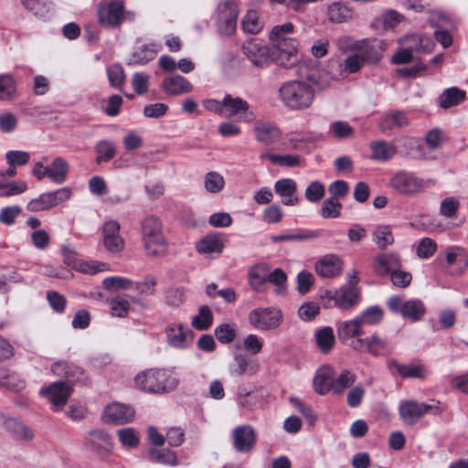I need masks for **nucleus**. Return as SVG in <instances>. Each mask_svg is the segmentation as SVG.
<instances>
[{
	"instance_id": "f257e3e1",
	"label": "nucleus",
	"mask_w": 468,
	"mask_h": 468,
	"mask_svg": "<svg viewBox=\"0 0 468 468\" xmlns=\"http://www.w3.org/2000/svg\"><path fill=\"white\" fill-rule=\"evenodd\" d=\"M293 28L292 23L275 26L270 33L271 48L265 51V57L284 69H291L300 62L298 41L287 37L292 33Z\"/></svg>"
},
{
	"instance_id": "f03ea898",
	"label": "nucleus",
	"mask_w": 468,
	"mask_h": 468,
	"mask_svg": "<svg viewBox=\"0 0 468 468\" xmlns=\"http://www.w3.org/2000/svg\"><path fill=\"white\" fill-rule=\"evenodd\" d=\"M279 99L290 111H305L312 107L315 90L304 80H287L278 90Z\"/></svg>"
},
{
	"instance_id": "7ed1b4c3",
	"label": "nucleus",
	"mask_w": 468,
	"mask_h": 468,
	"mask_svg": "<svg viewBox=\"0 0 468 468\" xmlns=\"http://www.w3.org/2000/svg\"><path fill=\"white\" fill-rule=\"evenodd\" d=\"M134 382L144 391L160 393L174 390L179 379L172 369H148L137 374Z\"/></svg>"
},
{
	"instance_id": "20e7f679",
	"label": "nucleus",
	"mask_w": 468,
	"mask_h": 468,
	"mask_svg": "<svg viewBox=\"0 0 468 468\" xmlns=\"http://www.w3.org/2000/svg\"><path fill=\"white\" fill-rule=\"evenodd\" d=\"M142 241L145 253L150 257H163L165 255L168 244L164 237L162 222L154 216L144 218L141 223Z\"/></svg>"
},
{
	"instance_id": "39448f33",
	"label": "nucleus",
	"mask_w": 468,
	"mask_h": 468,
	"mask_svg": "<svg viewBox=\"0 0 468 468\" xmlns=\"http://www.w3.org/2000/svg\"><path fill=\"white\" fill-rule=\"evenodd\" d=\"M356 53L346 57L339 64V76L346 77L348 74L356 73L363 67L366 61H378V54L367 39L357 40L355 45Z\"/></svg>"
},
{
	"instance_id": "423d86ee",
	"label": "nucleus",
	"mask_w": 468,
	"mask_h": 468,
	"mask_svg": "<svg viewBox=\"0 0 468 468\" xmlns=\"http://www.w3.org/2000/svg\"><path fill=\"white\" fill-rule=\"evenodd\" d=\"M431 184V180H424L404 170L396 172L389 179L390 187L398 194L408 197L422 193Z\"/></svg>"
},
{
	"instance_id": "0eeeda50",
	"label": "nucleus",
	"mask_w": 468,
	"mask_h": 468,
	"mask_svg": "<svg viewBox=\"0 0 468 468\" xmlns=\"http://www.w3.org/2000/svg\"><path fill=\"white\" fill-rule=\"evenodd\" d=\"M442 411L439 401L431 403L417 400H405L399 404V413L402 421L407 425L416 424L425 414L438 415Z\"/></svg>"
},
{
	"instance_id": "6e6552de",
	"label": "nucleus",
	"mask_w": 468,
	"mask_h": 468,
	"mask_svg": "<svg viewBox=\"0 0 468 468\" xmlns=\"http://www.w3.org/2000/svg\"><path fill=\"white\" fill-rule=\"evenodd\" d=\"M387 305L391 312L398 313L411 322L421 320L426 313L423 302L419 299L405 301L401 296L394 295L388 300Z\"/></svg>"
},
{
	"instance_id": "1a4fd4ad",
	"label": "nucleus",
	"mask_w": 468,
	"mask_h": 468,
	"mask_svg": "<svg viewBox=\"0 0 468 468\" xmlns=\"http://www.w3.org/2000/svg\"><path fill=\"white\" fill-rule=\"evenodd\" d=\"M349 346L358 352L368 353L373 356L390 354L392 351L389 341L374 331L370 335L352 340Z\"/></svg>"
},
{
	"instance_id": "9d476101",
	"label": "nucleus",
	"mask_w": 468,
	"mask_h": 468,
	"mask_svg": "<svg viewBox=\"0 0 468 468\" xmlns=\"http://www.w3.org/2000/svg\"><path fill=\"white\" fill-rule=\"evenodd\" d=\"M71 194V189L68 186L42 193L27 203V209L30 212L49 210L69 200Z\"/></svg>"
},
{
	"instance_id": "9b49d317",
	"label": "nucleus",
	"mask_w": 468,
	"mask_h": 468,
	"mask_svg": "<svg viewBox=\"0 0 468 468\" xmlns=\"http://www.w3.org/2000/svg\"><path fill=\"white\" fill-rule=\"evenodd\" d=\"M223 105L225 111L223 117H237L238 121L246 122H250L256 118L254 112L250 111L248 102L240 97L226 94L223 98Z\"/></svg>"
},
{
	"instance_id": "f8f14e48",
	"label": "nucleus",
	"mask_w": 468,
	"mask_h": 468,
	"mask_svg": "<svg viewBox=\"0 0 468 468\" xmlns=\"http://www.w3.org/2000/svg\"><path fill=\"white\" fill-rule=\"evenodd\" d=\"M239 6L235 1H226L218 7V23L220 31L225 35H232L237 27Z\"/></svg>"
},
{
	"instance_id": "ddd939ff",
	"label": "nucleus",
	"mask_w": 468,
	"mask_h": 468,
	"mask_svg": "<svg viewBox=\"0 0 468 468\" xmlns=\"http://www.w3.org/2000/svg\"><path fill=\"white\" fill-rule=\"evenodd\" d=\"M134 413L133 408L114 402L104 409L101 418L105 423L123 425L133 420Z\"/></svg>"
},
{
	"instance_id": "4468645a",
	"label": "nucleus",
	"mask_w": 468,
	"mask_h": 468,
	"mask_svg": "<svg viewBox=\"0 0 468 468\" xmlns=\"http://www.w3.org/2000/svg\"><path fill=\"white\" fill-rule=\"evenodd\" d=\"M123 15L124 5L121 1H113L105 5L101 4L98 10L100 23L112 27L121 25Z\"/></svg>"
},
{
	"instance_id": "2eb2a0df",
	"label": "nucleus",
	"mask_w": 468,
	"mask_h": 468,
	"mask_svg": "<svg viewBox=\"0 0 468 468\" xmlns=\"http://www.w3.org/2000/svg\"><path fill=\"white\" fill-rule=\"evenodd\" d=\"M103 245L111 253H119L124 248L123 239L120 235V225L115 220L107 221L102 228Z\"/></svg>"
},
{
	"instance_id": "dca6fc26",
	"label": "nucleus",
	"mask_w": 468,
	"mask_h": 468,
	"mask_svg": "<svg viewBox=\"0 0 468 468\" xmlns=\"http://www.w3.org/2000/svg\"><path fill=\"white\" fill-rule=\"evenodd\" d=\"M72 391L71 386L64 381H57L48 388H42L40 394L46 397L55 407H61L67 403Z\"/></svg>"
},
{
	"instance_id": "f3484780",
	"label": "nucleus",
	"mask_w": 468,
	"mask_h": 468,
	"mask_svg": "<svg viewBox=\"0 0 468 468\" xmlns=\"http://www.w3.org/2000/svg\"><path fill=\"white\" fill-rule=\"evenodd\" d=\"M343 268V261L336 254L323 256L314 266L316 273L324 278H335L338 276Z\"/></svg>"
},
{
	"instance_id": "a211bd4d",
	"label": "nucleus",
	"mask_w": 468,
	"mask_h": 468,
	"mask_svg": "<svg viewBox=\"0 0 468 468\" xmlns=\"http://www.w3.org/2000/svg\"><path fill=\"white\" fill-rule=\"evenodd\" d=\"M397 268H401L397 253H379L373 259V269L379 276H389Z\"/></svg>"
},
{
	"instance_id": "6ab92c4d",
	"label": "nucleus",
	"mask_w": 468,
	"mask_h": 468,
	"mask_svg": "<svg viewBox=\"0 0 468 468\" xmlns=\"http://www.w3.org/2000/svg\"><path fill=\"white\" fill-rule=\"evenodd\" d=\"M331 298L339 308L349 310L358 303L360 296L356 286L343 285L333 292Z\"/></svg>"
},
{
	"instance_id": "aec40b11",
	"label": "nucleus",
	"mask_w": 468,
	"mask_h": 468,
	"mask_svg": "<svg viewBox=\"0 0 468 468\" xmlns=\"http://www.w3.org/2000/svg\"><path fill=\"white\" fill-rule=\"evenodd\" d=\"M234 448L239 452H250L256 441L254 431L250 426H239L232 431Z\"/></svg>"
},
{
	"instance_id": "412c9836",
	"label": "nucleus",
	"mask_w": 468,
	"mask_h": 468,
	"mask_svg": "<svg viewBox=\"0 0 468 468\" xmlns=\"http://www.w3.org/2000/svg\"><path fill=\"white\" fill-rule=\"evenodd\" d=\"M86 447L91 451L103 454L112 449V442L108 433L101 430L90 431L84 441Z\"/></svg>"
},
{
	"instance_id": "4be33fe9",
	"label": "nucleus",
	"mask_w": 468,
	"mask_h": 468,
	"mask_svg": "<svg viewBox=\"0 0 468 468\" xmlns=\"http://www.w3.org/2000/svg\"><path fill=\"white\" fill-rule=\"evenodd\" d=\"M51 371L58 377H65L71 382H84L86 380L82 368L66 361L54 363L51 366Z\"/></svg>"
},
{
	"instance_id": "5701e85b",
	"label": "nucleus",
	"mask_w": 468,
	"mask_h": 468,
	"mask_svg": "<svg viewBox=\"0 0 468 468\" xmlns=\"http://www.w3.org/2000/svg\"><path fill=\"white\" fill-rule=\"evenodd\" d=\"M333 372L330 366H324L316 371L313 384L317 394L325 395L333 390Z\"/></svg>"
},
{
	"instance_id": "b1692460",
	"label": "nucleus",
	"mask_w": 468,
	"mask_h": 468,
	"mask_svg": "<svg viewBox=\"0 0 468 468\" xmlns=\"http://www.w3.org/2000/svg\"><path fill=\"white\" fill-rule=\"evenodd\" d=\"M363 325L358 320L357 316L351 320L340 322L337 326V335L342 342H346L349 339L363 338L364 331Z\"/></svg>"
},
{
	"instance_id": "393cba45",
	"label": "nucleus",
	"mask_w": 468,
	"mask_h": 468,
	"mask_svg": "<svg viewBox=\"0 0 468 468\" xmlns=\"http://www.w3.org/2000/svg\"><path fill=\"white\" fill-rule=\"evenodd\" d=\"M161 87L168 95L188 93L193 90L192 84L186 78L180 75L165 78L163 80Z\"/></svg>"
},
{
	"instance_id": "a878e982",
	"label": "nucleus",
	"mask_w": 468,
	"mask_h": 468,
	"mask_svg": "<svg viewBox=\"0 0 468 468\" xmlns=\"http://www.w3.org/2000/svg\"><path fill=\"white\" fill-rule=\"evenodd\" d=\"M369 147L371 159L381 163L391 160L397 154V147L384 140L372 142Z\"/></svg>"
},
{
	"instance_id": "bb28decb",
	"label": "nucleus",
	"mask_w": 468,
	"mask_h": 468,
	"mask_svg": "<svg viewBox=\"0 0 468 468\" xmlns=\"http://www.w3.org/2000/svg\"><path fill=\"white\" fill-rule=\"evenodd\" d=\"M48 178L55 184L61 185L66 182L69 172V163L62 157L58 156L48 165Z\"/></svg>"
},
{
	"instance_id": "cd10ccee",
	"label": "nucleus",
	"mask_w": 468,
	"mask_h": 468,
	"mask_svg": "<svg viewBox=\"0 0 468 468\" xmlns=\"http://www.w3.org/2000/svg\"><path fill=\"white\" fill-rule=\"evenodd\" d=\"M390 370L395 369L396 372L402 378H425L424 367L421 365L414 364H400L396 360H390L388 363Z\"/></svg>"
},
{
	"instance_id": "c85d7f7f",
	"label": "nucleus",
	"mask_w": 468,
	"mask_h": 468,
	"mask_svg": "<svg viewBox=\"0 0 468 468\" xmlns=\"http://www.w3.org/2000/svg\"><path fill=\"white\" fill-rule=\"evenodd\" d=\"M244 53L254 66L261 67L263 64V40L252 37L243 46Z\"/></svg>"
},
{
	"instance_id": "c756f323",
	"label": "nucleus",
	"mask_w": 468,
	"mask_h": 468,
	"mask_svg": "<svg viewBox=\"0 0 468 468\" xmlns=\"http://www.w3.org/2000/svg\"><path fill=\"white\" fill-rule=\"evenodd\" d=\"M5 429L10 432L16 440L29 441L34 438L33 431L19 420L7 418L4 421Z\"/></svg>"
},
{
	"instance_id": "7c9ffc66",
	"label": "nucleus",
	"mask_w": 468,
	"mask_h": 468,
	"mask_svg": "<svg viewBox=\"0 0 468 468\" xmlns=\"http://www.w3.org/2000/svg\"><path fill=\"white\" fill-rule=\"evenodd\" d=\"M409 124V119L405 112L401 111H393L386 114L379 122V128L383 133H387L394 128H403Z\"/></svg>"
},
{
	"instance_id": "2f4dec72",
	"label": "nucleus",
	"mask_w": 468,
	"mask_h": 468,
	"mask_svg": "<svg viewBox=\"0 0 468 468\" xmlns=\"http://www.w3.org/2000/svg\"><path fill=\"white\" fill-rule=\"evenodd\" d=\"M356 380V375L350 369H343L339 375H333V390L336 395H342L351 388Z\"/></svg>"
},
{
	"instance_id": "473e14b6",
	"label": "nucleus",
	"mask_w": 468,
	"mask_h": 468,
	"mask_svg": "<svg viewBox=\"0 0 468 468\" xmlns=\"http://www.w3.org/2000/svg\"><path fill=\"white\" fill-rule=\"evenodd\" d=\"M403 18V16L399 14L395 10H388L384 12L380 16L373 19L371 27L374 29H392L394 28Z\"/></svg>"
},
{
	"instance_id": "72a5a7b5",
	"label": "nucleus",
	"mask_w": 468,
	"mask_h": 468,
	"mask_svg": "<svg viewBox=\"0 0 468 468\" xmlns=\"http://www.w3.org/2000/svg\"><path fill=\"white\" fill-rule=\"evenodd\" d=\"M466 97L464 90L456 87L448 88L440 95V105L443 109H449L462 103Z\"/></svg>"
},
{
	"instance_id": "f704fd0d",
	"label": "nucleus",
	"mask_w": 468,
	"mask_h": 468,
	"mask_svg": "<svg viewBox=\"0 0 468 468\" xmlns=\"http://www.w3.org/2000/svg\"><path fill=\"white\" fill-rule=\"evenodd\" d=\"M196 248L200 254H220L224 243L223 239L217 235H207L197 244Z\"/></svg>"
},
{
	"instance_id": "c9c22d12",
	"label": "nucleus",
	"mask_w": 468,
	"mask_h": 468,
	"mask_svg": "<svg viewBox=\"0 0 468 468\" xmlns=\"http://www.w3.org/2000/svg\"><path fill=\"white\" fill-rule=\"evenodd\" d=\"M315 343L319 350L324 354H328L335 344V337L333 328L324 326L315 333Z\"/></svg>"
},
{
	"instance_id": "e433bc0d",
	"label": "nucleus",
	"mask_w": 468,
	"mask_h": 468,
	"mask_svg": "<svg viewBox=\"0 0 468 468\" xmlns=\"http://www.w3.org/2000/svg\"><path fill=\"white\" fill-rule=\"evenodd\" d=\"M328 19L335 23H344L353 16V11L341 2H335L328 6Z\"/></svg>"
},
{
	"instance_id": "4c0bfd02",
	"label": "nucleus",
	"mask_w": 468,
	"mask_h": 468,
	"mask_svg": "<svg viewBox=\"0 0 468 468\" xmlns=\"http://www.w3.org/2000/svg\"><path fill=\"white\" fill-rule=\"evenodd\" d=\"M373 241L380 250H385L394 243V237L389 226L378 225L372 232Z\"/></svg>"
},
{
	"instance_id": "58836bf2",
	"label": "nucleus",
	"mask_w": 468,
	"mask_h": 468,
	"mask_svg": "<svg viewBox=\"0 0 468 468\" xmlns=\"http://www.w3.org/2000/svg\"><path fill=\"white\" fill-rule=\"evenodd\" d=\"M23 6L38 17H45L52 9L51 0H21Z\"/></svg>"
},
{
	"instance_id": "ea45409f",
	"label": "nucleus",
	"mask_w": 468,
	"mask_h": 468,
	"mask_svg": "<svg viewBox=\"0 0 468 468\" xmlns=\"http://www.w3.org/2000/svg\"><path fill=\"white\" fill-rule=\"evenodd\" d=\"M213 323V314L207 305H202L198 314L192 318V326L199 331L208 329Z\"/></svg>"
},
{
	"instance_id": "a19ab883",
	"label": "nucleus",
	"mask_w": 468,
	"mask_h": 468,
	"mask_svg": "<svg viewBox=\"0 0 468 468\" xmlns=\"http://www.w3.org/2000/svg\"><path fill=\"white\" fill-rule=\"evenodd\" d=\"M156 50L150 46L144 45L135 49L129 58V65H144L155 58Z\"/></svg>"
},
{
	"instance_id": "79ce46f5",
	"label": "nucleus",
	"mask_w": 468,
	"mask_h": 468,
	"mask_svg": "<svg viewBox=\"0 0 468 468\" xmlns=\"http://www.w3.org/2000/svg\"><path fill=\"white\" fill-rule=\"evenodd\" d=\"M362 325L378 324L384 317L382 309L379 306H370L356 315Z\"/></svg>"
},
{
	"instance_id": "37998d69",
	"label": "nucleus",
	"mask_w": 468,
	"mask_h": 468,
	"mask_svg": "<svg viewBox=\"0 0 468 468\" xmlns=\"http://www.w3.org/2000/svg\"><path fill=\"white\" fill-rule=\"evenodd\" d=\"M97 153L96 163L108 162L115 155L116 144L109 140H101L95 146Z\"/></svg>"
},
{
	"instance_id": "c03bdc74",
	"label": "nucleus",
	"mask_w": 468,
	"mask_h": 468,
	"mask_svg": "<svg viewBox=\"0 0 468 468\" xmlns=\"http://www.w3.org/2000/svg\"><path fill=\"white\" fill-rule=\"evenodd\" d=\"M286 282L287 275L281 268H276L269 275H265V282L275 286L274 292L276 294H282L285 292L287 288Z\"/></svg>"
},
{
	"instance_id": "a18cd8bd",
	"label": "nucleus",
	"mask_w": 468,
	"mask_h": 468,
	"mask_svg": "<svg viewBox=\"0 0 468 468\" xmlns=\"http://www.w3.org/2000/svg\"><path fill=\"white\" fill-rule=\"evenodd\" d=\"M167 337L169 344L175 347H185L187 345V330L183 325L170 327Z\"/></svg>"
},
{
	"instance_id": "49530a36",
	"label": "nucleus",
	"mask_w": 468,
	"mask_h": 468,
	"mask_svg": "<svg viewBox=\"0 0 468 468\" xmlns=\"http://www.w3.org/2000/svg\"><path fill=\"white\" fill-rule=\"evenodd\" d=\"M148 458L151 462L162 464L174 465L176 463V456L175 452L167 449H151L148 452Z\"/></svg>"
},
{
	"instance_id": "de8ad7c7",
	"label": "nucleus",
	"mask_w": 468,
	"mask_h": 468,
	"mask_svg": "<svg viewBox=\"0 0 468 468\" xmlns=\"http://www.w3.org/2000/svg\"><path fill=\"white\" fill-rule=\"evenodd\" d=\"M225 186V180L223 176L218 172H208L206 174L204 178V186L209 193L216 194L220 192Z\"/></svg>"
},
{
	"instance_id": "09e8293b",
	"label": "nucleus",
	"mask_w": 468,
	"mask_h": 468,
	"mask_svg": "<svg viewBox=\"0 0 468 468\" xmlns=\"http://www.w3.org/2000/svg\"><path fill=\"white\" fill-rule=\"evenodd\" d=\"M265 157L269 159V161L272 165H276L283 167H294L298 166L301 164V159L296 154H267Z\"/></svg>"
},
{
	"instance_id": "8fccbe9b",
	"label": "nucleus",
	"mask_w": 468,
	"mask_h": 468,
	"mask_svg": "<svg viewBox=\"0 0 468 468\" xmlns=\"http://www.w3.org/2000/svg\"><path fill=\"white\" fill-rule=\"evenodd\" d=\"M16 93V81L12 75H0V100H11Z\"/></svg>"
},
{
	"instance_id": "3c124183",
	"label": "nucleus",
	"mask_w": 468,
	"mask_h": 468,
	"mask_svg": "<svg viewBox=\"0 0 468 468\" xmlns=\"http://www.w3.org/2000/svg\"><path fill=\"white\" fill-rule=\"evenodd\" d=\"M342 204L335 198L325 199L321 207V216L324 218H336L341 215Z\"/></svg>"
},
{
	"instance_id": "603ef678",
	"label": "nucleus",
	"mask_w": 468,
	"mask_h": 468,
	"mask_svg": "<svg viewBox=\"0 0 468 468\" xmlns=\"http://www.w3.org/2000/svg\"><path fill=\"white\" fill-rule=\"evenodd\" d=\"M75 269L80 272L92 275L108 271L109 266L104 262L80 261L78 264H75Z\"/></svg>"
},
{
	"instance_id": "864d4df0",
	"label": "nucleus",
	"mask_w": 468,
	"mask_h": 468,
	"mask_svg": "<svg viewBox=\"0 0 468 468\" xmlns=\"http://www.w3.org/2000/svg\"><path fill=\"white\" fill-rule=\"evenodd\" d=\"M242 28L245 32L250 34H258L262 25L259 20V16L256 11L250 10L241 22Z\"/></svg>"
},
{
	"instance_id": "5fc2aeb1",
	"label": "nucleus",
	"mask_w": 468,
	"mask_h": 468,
	"mask_svg": "<svg viewBox=\"0 0 468 468\" xmlns=\"http://www.w3.org/2000/svg\"><path fill=\"white\" fill-rule=\"evenodd\" d=\"M329 133L338 139H346L354 134V128L347 122L336 121L330 124Z\"/></svg>"
},
{
	"instance_id": "6e6d98bb",
	"label": "nucleus",
	"mask_w": 468,
	"mask_h": 468,
	"mask_svg": "<svg viewBox=\"0 0 468 468\" xmlns=\"http://www.w3.org/2000/svg\"><path fill=\"white\" fill-rule=\"evenodd\" d=\"M234 359L238 365V367L235 369L237 375H243L245 373L252 375L259 369L258 365L249 361L246 356L242 354L235 353Z\"/></svg>"
},
{
	"instance_id": "4d7b16f0",
	"label": "nucleus",
	"mask_w": 468,
	"mask_h": 468,
	"mask_svg": "<svg viewBox=\"0 0 468 468\" xmlns=\"http://www.w3.org/2000/svg\"><path fill=\"white\" fill-rule=\"evenodd\" d=\"M215 335L221 344H229L236 337V328L229 324H221L215 328Z\"/></svg>"
},
{
	"instance_id": "13d9d810",
	"label": "nucleus",
	"mask_w": 468,
	"mask_h": 468,
	"mask_svg": "<svg viewBox=\"0 0 468 468\" xmlns=\"http://www.w3.org/2000/svg\"><path fill=\"white\" fill-rule=\"evenodd\" d=\"M333 77L327 71H318L307 76V81L313 87L315 86L319 90H324L331 84Z\"/></svg>"
},
{
	"instance_id": "bf43d9fd",
	"label": "nucleus",
	"mask_w": 468,
	"mask_h": 468,
	"mask_svg": "<svg viewBox=\"0 0 468 468\" xmlns=\"http://www.w3.org/2000/svg\"><path fill=\"white\" fill-rule=\"evenodd\" d=\"M437 250L436 242L430 238H422L417 247L416 254L420 259L431 257Z\"/></svg>"
},
{
	"instance_id": "052dcab7",
	"label": "nucleus",
	"mask_w": 468,
	"mask_h": 468,
	"mask_svg": "<svg viewBox=\"0 0 468 468\" xmlns=\"http://www.w3.org/2000/svg\"><path fill=\"white\" fill-rule=\"evenodd\" d=\"M248 281L254 291H261L263 286V265L255 264L249 271Z\"/></svg>"
},
{
	"instance_id": "680f3d73",
	"label": "nucleus",
	"mask_w": 468,
	"mask_h": 468,
	"mask_svg": "<svg viewBox=\"0 0 468 468\" xmlns=\"http://www.w3.org/2000/svg\"><path fill=\"white\" fill-rule=\"evenodd\" d=\"M366 394L365 388L361 384L352 386L346 394V404L350 408H357L360 406Z\"/></svg>"
},
{
	"instance_id": "e2e57ef3",
	"label": "nucleus",
	"mask_w": 468,
	"mask_h": 468,
	"mask_svg": "<svg viewBox=\"0 0 468 468\" xmlns=\"http://www.w3.org/2000/svg\"><path fill=\"white\" fill-rule=\"evenodd\" d=\"M296 183L291 178H282L275 183L274 189L281 197H292L296 192Z\"/></svg>"
},
{
	"instance_id": "0e129e2a",
	"label": "nucleus",
	"mask_w": 468,
	"mask_h": 468,
	"mask_svg": "<svg viewBox=\"0 0 468 468\" xmlns=\"http://www.w3.org/2000/svg\"><path fill=\"white\" fill-rule=\"evenodd\" d=\"M459 207V200L454 197H449L441 200L440 212L443 217L451 218L456 215Z\"/></svg>"
},
{
	"instance_id": "69168bd1",
	"label": "nucleus",
	"mask_w": 468,
	"mask_h": 468,
	"mask_svg": "<svg viewBox=\"0 0 468 468\" xmlns=\"http://www.w3.org/2000/svg\"><path fill=\"white\" fill-rule=\"evenodd\" d=\"M440 258H442L445 260L447 266L450 267L453 265L458 261H462L464 255H463V249L458 246H452L447 248L444 251L441 252L439 254Z\"/></svg>"
},
{
	"instance_id": "338daca9",
	"label": "nucleus",
	"mask_w": 468,
	"mask_h": 468,
	"mask_svg": "<svg viewBox=\"0 0 468 468\" xmlns=\"http://www.w3.org/2000/svg\"><path fill=\"white\" fill-rule=\"evenodd\" d=\"M107 75L111 85L120 89L124 81L125 74L120 65H112L107 69Z\"/></svg>"
},
{
	"instance_id": "774afa93",
	"label": "nucleus",
	"mask_w": 468,
	"mask_h": 468,
	"mask_svg": "<svg viewBox=\"0 0 468 468\" xmlns=\"http://www.w3.org/2000/svg\"><path fill=\"white\" fill-rule=\"evenodd\" d=\"M117 434L123 446L133 448L139 444V438L133 428L121 429Z\"/></svg>"
}]
</instances>
